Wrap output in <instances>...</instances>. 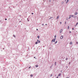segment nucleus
Segmentation results:
<instances>
[{"label":"nucleus","mask_w":78,"mask_h":78,"mask_svg":"<svg viewBox=\"0 0 78 78\" xmlns=\"http://www.w3.org/2000/svg\"><path fill=\"white\" fill-rule=\"evenodd\" d=\"M54 40L55 41V39H54Z\"/></svg>","instance_id":"58836bf2"},{"label":"nucleus","mask_w":78,"mask_h":78,"mask_svg":"<svg viewBox=\"0 0 78 78\" xmlns=\"http://www.w3.org/2000/svg\"><path fill=\"white\" fill-rule=\"evenodd\" d=\"M63 36H62L61 37H60V39H63Z\"/></svg>","instance_id":"f03ea898"},{"label":"nucleus","mask_w":78,"mask_h":78,"mask_svg":"<svg viewBox=\"0 0 78 78\" xmlns=\"http://www.w3.org/2000/svg\"><path fill=\"white\" fill-rule=\"evenodd\" d=\"M37 30H38V29H37Z\"/></svg>","instance_id":"72a5a7b5"},{"label":"nucleus","mask_w":78,"mask_h":78,"mask_svg":"<svg viewBox=\"0 0 78 78\" xmlns=\"http://www.w3.org/2000/svg\"><path fill=\"white\" fill-rule=\"evenodd\" d=\"M28 22H29V20H28Z\"/></svg>","instance_id":"4c0bfd02"},{"label":"nucleus","mask_w":78,"mask_h":78,"mask_svg":"<svg viewBox=\"0 0 78 78\" xmlns=\"http://www.w3.org/2000/svg\"><path fill=\"white\" fill-rule=\"evenodd\" d=\"M65 24H66V22H65Z\"/></svg>","instance_id":"a878e982"},{"label":"nucleus","mask_w":78,"mask_h":78,"mask_svg":"<svg viewBox=\"0 0 78 78\" xmlns=\"http://www.w3.org/2000/svg\"><path fill=\"white\" fill-rule=\"evenodd\" d=\"M57 78H58V77H57Z\"/></svg>","instance_id":"a19ab883"},{"label":"nucleus","mask_w":78,"mask_h":78,"mask_svg":"<svg viewBox=\"0 0 78 78\" xmlns=\"http://www.w3.org/2000/svg\"><path fill=\"white\" fill-rule=\"evenodd\" d=\"M78 14V13L77 12H76L75 13V15H77V14Z\"/></svg>","instance_id":"39448f33"},{"label":"nucleus","mask_w":78,"mask_h":78,"mask_svg":"<svg viewBox=\"0 0 78 78\" xmlns=\"http://www.w3.org/2000/svg\"><path fill=\"white\" fill-rule=\"evenodd\" d=\"M61 76V73H59L58 75V76Z\"/></svg>","instance_id":"6e6552de"},{"label":"nucleus","mask_w":78,"mask_h":78,"mask_svg":"<svg viewBox=\"0 0 78 78\" xmlns=\"http://www.w3.org/2000/svg\"><path fill=\"white\" fill-rule=\"evenodd\" d=\"M73 30H74V29L73 28Z\"/></svg>","instance_id":"bb28decb"},{"label":"nucleus","mask_w":78,"mask_h":78,"mask_svg":"<svg viewBox=\"0 0 78 78\" xmlns=\"http://www.w3.org/2000/svg\"><path fill=\"white\" fill-rule=\"evenodd\" d=\"M45 25H47V24H45Z\"/></svg>","instance_id":"37998d69"},{"label":"nucleus","mask_w":78,"mask_h":78,"mask_svg":"<svg viewBox=\"0 0 78 78\" xmlns=\"http://www.w3.org/2000/svg\"><path fill=\"white\" fill-rule=\"evenodd\" d=\"M62 30L61 29L60 31V33H62Z\"/></svg>","instance_id":"f257e3e1"},{"label":"nucleus","mask_w":78,"mask_h":78,"mask_svg":"<svg viewBox=\"0 0 78 78\" xmlns=\"http://www.w3.org/2000/svg\"><path fill=\"white\" fill-rule=\"evenodd\" d=\"M36 66V67H38V66H37V65H36V66Z\"/></svg>","instance_id":"ddd939ff"},{"label":"nucleus","mask_w":78,"mask_h":78,"mask_svg":"<svg viewBox=\"0 0 78 78\" xmlns=\"http://www.w3.org/2000/svg\"><path fill=\"white\" fill-rule=\"evenodd\" d=\"M52 66H50V68H51Z\"/></svg>","instance_id":"b1692460"},{"label":"nucleus","mask_w":78,"mask_h":78,"mask_svg":"<svg viewBox=\"0 0 78 78\" xmlns=\"http://www.w3.org/2000/svg\"><path fill=\"white\" fill-rule=\"evenodd\" d=\"M72 17V16H69V19L70 18H71V17Z\"/></svg>","instance_id":"7ed1b4c3"},{"label":"nucleus","mask_w":78,"mask_h":78,"mask_svg":"<svg viewBox=\"0 0 78 78\" xmlns=\"http://www.w3.org/2000/svg\"><path fill=\"white\" fill-rule=\"evenodd\" d=\"M67 58H66V60H67Z\"/></svg>","instance_id":"c85d7f7f"},{"label":"nucleus","mask_w":78,"mask_h":78,"mask_svg":"<svg viewBox=\"0 0 78 78\" xmlns=\"http://www.w3.org/2000/svg\"><path fill=\"white\" fill-rule=\"evenodd\" d=\"M51 18H50L49 19H50Z\"/></svg>","instance_id":"c03bdc74"},{"label":"nucleus","mask_w":78,"mask_h":78,"mask_svg":"<svg viewBox=\"0 0 78 78\" xmlns=\"http://www.w3.org/2000/svg\"><path fill=\"white\" fill-rule=\"evenodd\" d=\"M70 44H72V42H70Z\"/></svg>","instance_id":"1a4fd4ad"},{"label":"nucleus","mask_w":78,"mask_h":78,"mask_svg":"<svg viewBox=\"0 0 78 78\" xmlns=\"http://www.w3.org/2000/svg\"><path fill=\"white\" fill-rule=\"evenodd\" d=\"M36 58V57H34V58Z\"/></svg>","instance_id":"ea45409f"},{"label":"nucleus","mask_w":78,"mask_h":78,"mask_svg":"<svg viewBox=\"0 0 78 78\" xmlns=\"http://www.w3.org/2000/svg\"><path fill=\"white\" fill-rule=\"evenodd\" d=\"M42 25H44V24H42Z\"/></svg>","instance_id":"473e14b6"},{"label":"nucleus","mask_w":78,"mask_h":78,"mask_svg":"<svg viewBox=\"0 0 78 78\" xmlns=\"http://www.w3.org/2000/svg\"><path fill=\"white\" fill-rule=\"evenodd\" d=\"M28 19H27V20H28Z\"/></svg>","instance_id":"a18cd8bd"},{"label":"nucleus","mask_w":78,"mask_h":78,"mask_svg":"<svg viewBox=\"0 0 78 78\" xmlns=\"http://www.w3.org/2000/svg\"><path fill=\"white\" fill-rule=\"evenodd\" d=\"M68 29H69V26H68Z\"/></svg>","instance_id":"4468645a"},{"label":"nucleus","mask_w":78,"mask_h":78,"mask_svg":"<svg viewBox=\"0 0 78 78\" xmlns=\"http://www.w3.org/2000/svg\"><path fill=\"white\" fill-rule=\"evenodd\" d=\"M37 44V42H35V44Z\"/></svg>","instance_id":"f8f14e48"},{"label":"nucleus","mask_w":78,"mask_h":78,"mask_svg":"<svg viewBox=\"0 0 78 78\" xmlns=\"http://www.w3.org/2000/svg\"><path fill=\"white\" fill-rule=\"evenodd\" d=\"M76 44H78V42H77L76 43Z\"/></svg>","instance_id":"aec40b11"},{"label":"nucleus","mask_w":78,"mask_h":78,"mask_svg":"<svg viewBox=\"0 0 78 78\" xmlns=\"http://www.w3.org/2000/svg\"><path fill=\"white\" fill-rule=\"evenodd\" d=\"M55 37H56V36H55Z\"/></svg>","instance_id":"cd10ccee"},{"label":"nucleus","mask_w":78,"mask_h":78,"mask_svg":"<svg viewBox=\"0 0 78 78\" xmlns=\"http://www.w3.org/2000/svg\"><path fill=\"white\" fill-rule=\"evenodd\" d=\"M68 2H69V0H67V2H66V3L67 4V3H68Z\"/></svg>","instance_id":"20e7f679"},{"label":"nucleus","mask_w":78,"mask_h":78,"mask_svg":"<svg viewBox=\"0 0 78 78\" xmlns=\"http://www.w3.org/2000/svg\"><path fill=\"white\" fill-rule=\"evenodd\" d=\"M5 20H7V19H5Z\"/></svg>","instance_id":"6ab92c4d"},{"label":"nucleus","mask_w":78,"mask_h":78,"mask_svg":"<svg viewBox=\"0 0 78 78\" xmlns=\"http://www.w3.org/2000/svg\"><path fill=\"white\" fill-rule=\"evenodd\" d=\"M55 65L56 66V62H55Z\"/></svg>","instance_id":"9d476101"},{"label":"nucleus","mask_w":78,"mask_h":78,"mask_svg":"<svg viewBox=\"0 0 78 78\" xmlns=\"http://www.w3.org/2000/svg\"><path fill=\"white\" fill-rule=\"evenodd\" d=\"M32 14H34V13H32Z\"/></svg>","instance_id":"412c9836"},{"label":"nucleus","mask_w":78,"mask_h":78,"mask_svg":"<svg viewBox=\"0 0 78 78\" xmlns=\"http://www.w3.org/2000/svg\"><path fill=\"white\" fill-rule=\"evenodd\" d=\"M51 76H52V74H51Z\"/></svg>","instance_id":"393cba45"},{"label":"nucleus","mask_w":78,"mask_h":78,"mask_svg":"<svg viewBox=\"0 0 78 78\" xmlns=\"http://www.w3.org/2000/svg\"><path fill=\"white\" fill-rule=\"evenodd\" d=\"M37 42H38V43H40V41L38 40H37Z\"/></svg>","instance_id":"423d86ee"},{"label":"nucleus","mask_w":78,"mask_h":78,"mask_svg":"<svg viewBox=\"0 0 78 78\" xmlns=\"http://www.w3.org/2000/svg\"><path fill=\"white\" fill-rule=\"evenodd\" d=\"M60 24H61V23H62L61 22H60Z\"/></svg>","instance_id":"4be33fe9"},{"label":"nucleus","mask_w":78,"mask_h":78,"mask_svg":"<svg viewBox=\"0 0 78 78\" xmlns=\"http://www.w3.org/2000/svg\"><path fill=\"white\" fill-rule=\"evenodd\" d=\"M78 23H77L76 24V25H78Z\"/></svg>","instance_id":"dca6fc26"},{"label":"nucleus","mask_w":78,"mask_h":78,"mask_svg":"<svg viewBox=\"0 0 78 78\" xmlns=\"http://www.w3.org/2000/svg\"><path fill=\"white\" fill-rule=\"evenodd\" d=\"M54 42H55V40H54Z\"/></svg>","instance_id":"2f4dec72"},{"label":"nucleus","mask_w":78,"mask_h":78,"mask_svg":"<svg viewBox=\"0 0 78 78\" xmlns=\"http://www.w3.org/2000/svg\"><path fill=\"white\" fill-rule=\"evenodd\" d=\"M69 33H71V32L70 31Z\"/></svg>","instance_id":"f704fd0d"},{"label":"nucleus","mask_w":78,"mask_h":78,"mask_svg":"<svg viewBox=\"0 0 78 78\" xmlns=\"http://www.w3.org/2000/svg\"><path fill=\"white\" fill-rule=\"evenodd\" d=\"M13 36H14L15 37H16L14 35H13Z\"/></svg>","instance_id":"5701e85b"},{"label":"nucleus","mask_w":78,"mask_h":78,"mask_svg":"<svg viewBox=\"0 0 78 78\" xmlns=\"http://www.w3.org/2000/svg\"><path fill=\"white\" fill-rule=\"evenodd\" d=\"M72 17H73V16L72 15Z\"/></svg>","instance_id":"7c9ffc66"},{"label":"nucleus","mask_w":78,"mask_h":78,"mask_svg":"<svg viewBox=\"0 0 78 78\" xmlns=\"http://www.w3.org/2000/svg\"><path fill=\"white\" fill-rule=\"evenodd\" d=\"M29 68H31V66H30Z\"/></svg>","instance_id":"c756f323"},{"label":"nucleus","mask_w":78,"mask_h":78,"mask_svg":"<svg viewBox=\"0 0 78 78\" xmlns=\"http://www.w3.org/2000/svg\"><path fill=\"white\" fill-rule=\"evenodd\" d=\"M70 62H69V64H70Z\"/></svg>","instance_id":"e433bc0d"},{"label":"nucleus","mask_w":78,"mask_h":78,"mask_svg":"<svg viewBox=\"0 0 78 78\" xmlns=\"http://www.w3.org/2000/svg\"><path fill=\"white\" fill-rule=\"evenodd\" d=\"M57 42H58V41H56L55 42V44H56V43H57Z\"/></svg>","instance_id":"9b49d317"},{"label":"nucleus","mask_w":78,"mask_h":78,"mask_svg":"<svg viewBox=\"0 0 78 78\" xmlns=\"http://www.w3.org/2000/svg\"><path fill=\"white\" fill-rule=\"evenodd\" d=\"M66 78H69V77H67Z\"/></svg>","instance_id":"79ce46f5"},{"label":"nucleus","mask_w":78,"mask_h":78,"mask_svg":"<svg viewBox=\"0 0 78 78\" xmlns=\"http://www.w3.org/2000/svg\"><path fill=\"white\" fill-rule=\"evenodd\" d=\"M30 76H33V75H30Z\"/></svg>","instance_id":"f3484780"},{"label":"nucleus","mask_w":78,"mask_h":78,"mask_svg":"<svg viewBox=\"0 0 78 78\" xmlns=\"http://www.w3.org/2000/svg\"><path fill=\"white\" fill-rule=\"evenodd\" d=\"M37 37H38V39H39V36H37Z\"/></svg>","instance_id":"2eb2a0df"},{"label":"nucleus","mask_w":78,"mask_h":78,"mask_svg":"<svg viewBox=\"0 0 78 78\" xmlns=\"http://www.w3.org/2000/svg\"><path fill=\"white\" fill-rule=\"evenodd\" d=\"M52 42H53V39L52 40Z\"/></svg>","instance_id":"a211bd4d"},{"label":"nucleus","mask_w":78,"mask_h":78,"mask_svg":"<svg viewBox=\"0 0 78 78\" xmlns=\"http://www.w3.org/2000/svg\"><path fill=\"white\" fill-rule=\"evenodd\" d=\"M50 19H51V17H50Z\"/></svg>","instance_id":"c9c22d12"},{"label":"nucleus","mask_w":78,"mask_h":78,"mask_svg":"<svg viewBox=\"0 0 78 78\" xmlns=\"http://www.w3.org/2000/svg\"><path fill=\"white\" fill-rule=\"evenodd\" d=\"M59 16H58L57 18V19H59Z\"/></svg>","instance_id":"0eeeda50"}]
</instances>
